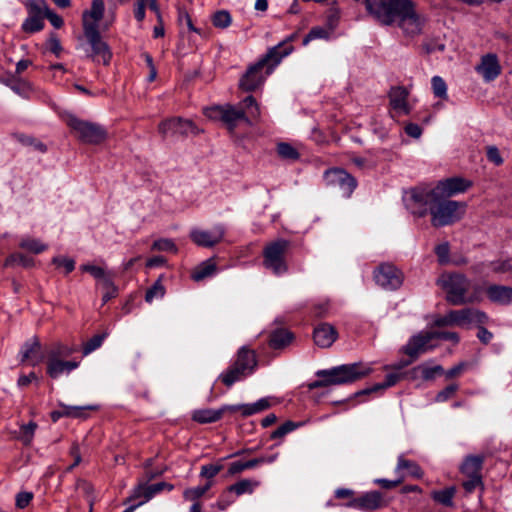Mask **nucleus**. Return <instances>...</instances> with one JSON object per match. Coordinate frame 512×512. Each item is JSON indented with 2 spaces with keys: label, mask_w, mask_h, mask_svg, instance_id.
I'll return each mask as SVG.
<instances>
[{
  "label": "nucleus",
  "mask_w": 512,
  "mask_h": 512,
  "mask_svg": "<svg viewBox=\"0 0 512 512\" xmlns=\"http://www.w3.org/2000/svg\"><path fill=\"white\" fill-rule=\"evenodd\" d=\"M404 377V373L402 372H392L386 375L385 381L383 383L374 384L371 387L365 388L363 390L357 391L354 393V397H358L361 395L371 394L373 392H377L379 390H384L386 388L394 386L397 382H399Z\"/></svg>",
  "instance_id": "cd10ccee"
},
{
  "label": "nucleus",
  "mask_w": 512,
  "mask_h": 512,
  "mask_svg": "<svg viewBox=\"0 0 512 512\" xmlns=\"http://www.w3.org/2000/svg\"><path fill=\"white\" fill-rule=\"evenodd\" d=\"M34 498V494L29 491H21L15 496V505L18 509L26 508Z\"/></svg>",
  "instance_id": "052dcab7"
},
{
  "label": "nucleus",
  "mask_w": 512,
  "mask_h": 512,
  "mask_svg": "<svg viewBox=\"0 0 512 512\" xmlns=\"http://www.w3.org/2000/svg\"><path fill=\"white\" fill-rule=\"evenodd\" d=\"M73 352L74 349L58 343L49 350L47 356L61 359L62 357H69Z\"/></svg>",
  "instance_id": "4d7b16f0"
},
{
  "label": "nucleus",
  "mask_w": 512,
  "mask_h": 512,
  "mask_svg": "<svg viewBox=\"0 0 512 512\" xmlns=\"http://www.w3.org/2000/svg\"><path fill=\"white\" fill-rule=\"evenodd\" d=\"M258 365L254 350L247 346L238 349L234 361L218 377L226 387L230 388L236 382L252 375Z\"/></svg>",
  "instance_id": "39448f33"
},
{
  "label": "nucleus",
  "mask_w": 512,
  "mask_h": 512,
  "mask_svg": "<svg viewBox=\"0 0 512 512\" xmlns=\"http://www.w3.org/2000/svg\"><path fill=\"white\" fill-rule=\"evenodd\" d=\"M329 38V31L323 27L315 26L311 28V30L308 32V34L303 38V45H308L309 42L316 40V39H328Z\"/></svg>",
  "instance_id": "3c124183"
},
{
  "label": "nucleus",
  "mask_w": 512,
  "mask_h": 512,
  "mask_svg": "<svg viewBox=\"0 0 512 512\" xmlns=\"http://www.w3.org/2000/svg\"><path fill=\"white\" fill-rule=\"evenodd\" d=\"M277 153L282 159L297 160L299 152L289 143L281 142L277 145Z\"/></svg>",
  "instance_id": "a18cd8bd"
},
{
  "label": "nucleus",
  "mask_w": 512,
  "mask_h": 512,
  "mask_svg": "<svg viewBox=\"0 0 512 512\" xmlns=\"http://www.w3.org/2000/svg\"><path fill=\"white\" fill-rule=\"evenodd\" d=\"M344 506L362 511H373L384 507L385 501L379 491H369L359 497L352 498Z\"/></svg>",
  "instance_id": "dca6fc26"
},
{
  "label": "nucleus",
  "mask_w": 512,
  "mask_h": 512,
  "mask_svg": "<svg viewBox=\"0 0 512 512\" xmlns=\"http://www.w3.org/2000/svg\"><path fill=\"white\" fill-rule=\"evenodd\" d=\"M152 250L157 251H171L176 253L177 247L171 239L161 238L153 242Z\"/></svg>",
  "instance_id": "13d9d810"
},
{
  "label": "nucleus",
  "mask_w": 512,
  "mask_h": 512,
  "mask_svg": "<svg viewBox=\"0 0 512 512\" xmlns=\"http://www.w3.org/2000/svg\"><path fill=\"white\" fill-rule=\"evenodd\" d=\"M374 280L385 290L394 291L401 287L403 283V273L393 264H380L373 273Z\"/></svg>",
  "instance_id": "ddd939ff"
},
{
  "label": "nucleus",
  "mask_w": 512,
  "mask_h": 512,
  "mask_svg": "<svg viewBox=\"0 0 512 512\" xmlns=\"http://www.w3.org/2000/svg\"><path fill=\"white\" fill-rule=\"evenodd\" d=\"M293 339V334L286 329H276L269 337V346L273 349H281L287 346Z\"/></svg>",
  "instance_id": "2f4dec72"
},
{
  "label": "nucleus",
  "mask_w": 512,
  "mask_h": 512,
  "mask_svg": "<svg viewBox=\"0 0 512 512\" xmlns=\"http://www.w3.org/2000/svg\"><path fill=\"white\" fill-rule=\"evenodd\" d=\"M437 285L446 293L445 300L454 306L467 304L466 294L471 281L462 273H446L437 279Z\"/></svg>",
  "instance_id": "423d86ee"
},
{
  "label": "nucleus",
  "mask_w": 512,
  "mask_h": 512,
  "mask_svg": "<svg viewBox=\"0 0 512 512\" xmlns=\"http://www.w3.org/2000/svg\"><path fill=\"white\" fill-rule=\"evenodd\" d=\"M158 131L163 138L166 137H187L188 135H197L200 133L199 129L189 119H183L181 117H172L163 120L158 125Z\"/></svg>",
  "instance_id": "f8f14e48"
},
{
  "label": "nucleus",
  "mask_w": 512,
  "mask_h": 512,
  "mask_svg": "<svg viewBox=\"0 0 512 512\" xmlns=\"http://www.w3.org/2000/svg\"><path fill=\"white\" fill-rule=\"evenodd\" d=\"M161 472H150L146 471L144 475V479L140 480L138 485L133 489L129 501L143 498L142 501L137 503L139 506L143 505L145 502L152 499L155 495L161 493L164 490L172 491L174 486L167 482H159L155 484H148L149 481L154 479L156 476L160 475Z\"/></svg>",
  "instance_id": "1a4fd4ad"
},
{
  "label": "nucleus",
  "mask_w": 512,
  "mask_h": 512,
  "mask_svg": "<svg viewBox=\"0 0 512 512\" xmlns=\"http://www.w3.org/2000/svg\"><path fill=\"white\" fill-rule=\"evenodd\" d=\"M434 251H435V254L437 255L438 260L441 264L448 262L450 247L447 242L437 245L435 247Z\"/></svg>",
  "instance_id": "774afa93"
},
{
  "label": "nucleus",
  "mask_w": 512,
  "mask_h": 512,
  "mask_svg": "<svg viewBox=\"0 0 512 512\" xmlns=\"http://www.w3.org/2000/svg\"><path fill=\"white\" fill-rule=\"evenodd\" d=\"M486 156L489 162L499 166L503 163V158L501 157L499 149L492 145L487 147Z\"/></svg>",
  "instance_id": "338daca9"
},
{
  "label": "nucleus",
  "mask_w": 512,
  "mask_h": 512,
  "mask_svg": "<svg viewBox=\"0 0 512 512\" xmlns=\"http://www.w3.org/2000/svg\"><path fill=\"white\" fill-rule=\"evenodd\" d=\"M259 485L258 481H253L249 479H243L235 484L231 485L228 490L230 492H234L236 495L240 496L245 493L251 494L254 489Z\"/></svg>",
  "instance_id": "4c0bfd02"
},
{
  "label": "nucleus",
  "mask_w": 512,
  "mask_h": 512,
  "mask_svg": "<svg viewBox=\"0 0 512 512\" xmlns=\"http://www.w3.org/2000/svg\"><path fill=\"white\" fill-rule=\"evenodd\" d=\"M456 494V488L454 486L447 487L443 490L432 491V499L446 507H452L454 505L453 498Z\"/></svg>",
  "instance_id": "72a5a7b5"
},
{
  "label": "nucleus",
  "mask_w": 512,
  "mask_h": 512,
  "mask_svg": "<svg viewBox=\"0 0 512 512\" xmlns=\"http://www.w3.org/2000/svg\"><path fill=\"white\" fill-rule=\"evenodd\" d=\"M4 265L6 267L22 266L30 268L34 265V259L21 253H14L7 257Z\"/></svg>",
  "instance_id": "c9c22d12"
},
{
  "label": "nucleus",
  "mask_w": 512,
  "mask_h": 512,
  "mask_svg": "<svg viewBox=\"0 0 512 512\" xmlns=\"http://www.w3.org/2000/svg\"><path fill=\"white\" fill-rule=\"evenodd\" d=\"M465 203L447 200L446 197L429 191L427 188L411 190V212L424 217L431 214V224L443 227L459 221L465 213Z\"/></svg>",
  "instance_id": "f03ea898"
},
{
  "label": "nucleus",
  "mask_w": 512,
  "mask_h": 512,
  "mask_svg": "<svg viewBox=\"0 0 512 512\" xmlns=\"http://www.w3.org/2000/svg\"><path fill=\"white\" fill-rule=\"evenodd\" d=\"M431 361L422 363L417 366V370L421 371V378L425 381L434 380L437 376L444 374V369L441 365H430Z\"/></svg>",
  "instance_id": "f704fd0d"
},
{
  "label": "nucleus",
  "mask_w": 512,
  "mask_h": 512,
  "mask_svg": "<svg viewBox=\"0 0 512 512\" xmlns=\"http://www.w3.org/2000/svg\"><path fill=\"white\" fill-rule=\"evenodd\" d=\"M397 470H407L408 474L415 478H421L423 476V471L420 466L413 461L405 459L403 456H400L398 459Z\"/></svg>",
  "instance_id": "58836bf2"
},
{
  "label": "nucleus",
  "mask_w": 512,
  "mask_h": 512,
  "mask_svg": "<svg viewBox=\"0 0 512 512\" xmlns=\"http://www.w3.org/2000/svg\"><path fill=\"white\" fill-rule=\"evenodd\" d=\"M302 425L301 422H294V421H286L282 425H280L275 431H273L270 435L271 439H278L282 438L288 433L294 431L298 427Z\"/></svg>",
  "instance_id": "de8ad7c7"
},
{
  "label": "nucleus",
  "mask_w": 512,
  "mask_h": 512,
  "mask_svg": "<svg viewBox=\"0 0 512 512\" xmlns=\"http://www.w3.org/2000/svg\"><path fill=\"white\" fill-rule=\"evenodd\" d=\"M275 458H276V455L269 457V458L259 457V458H254V459H250V460H246V461H243V460L234 461V462L230 463L229 468H228V473L232 474V475L237 474L245 469H252L262 463H270V462L274 461Z\"/></svg>",
  "instance_id": "c756f323"
},
{
  "label": "nucleus",
  "mask_w": 512,
  "mask_h": 512,
  "mask_svg": "<svg viewBox=\"0 0 512 512\" xmlns=\"http://www.w3.org/2000/svg\"><path fill=\"white\" fill-rule=\"evenodd\" d=\"M222 418L219 409H199L195 410L192 414V419L201 424L214 423Z\"/></svg>",
  "instance_id": "473e14b6"
},
{
  "label": "nucleus",
  "mask_w": 512,
  "mask_h": 512,
  "mask_svg": "<svg viewBox=\"0 0 512 512\" xmlns=\"http://www.w3.org/2000/svg\"><path fill=\"white\" fill-rule=\"evenodd\" d=\"M337 338V330L329 323H320L314 328L313 339L315 344L320 348L331 347Z\"/></svg>",
  "instance_id": "412c9836"
},
{
  "label": "nucleus",
  "mask_w": 512,
  "mask_h": 512,
  "mask_svg": "<svg viewBox=\"0 0 512 512\" xmlns=\"http://www.w3.org/2000/svg\"><path fill=\"white\" fill-rule=\"evenodd\" d=\"M36 427H37V424L34 422H29L28 424L23 425L21 427L20 437H21V440L23 441L24 445L30 444Z\"/></svg>",
  "instance_id": "680f3d73"
},
{
  "label": "nucleus",
  "mask_w": 512,
  "mask_h": 512,
  "mask_svg": "<svg viewBox=\"0 0 512 512\" xmlns=\"http://www.w3.org/2000/svg\"><path fill=\"white\" fill-rule=\"evenodd\" d=\"M42 6L43 8H45V17L49 20V22L51 23V25L56 28V29H60L63 24H64V21L62 19L61 16H59L57 13H55L54 11H52L51 9H49L45 3L44 0H42Z\"/></svg>",
  "instance_id": "bf43d9fd"
},
{
  "label": "nucleus",
  "mask_w": 512,
  "mask_h": 512,
  "mask_svg": "<svg viewBox=\"0 0 512 512\" xmlns=\"http://www.w3.org/2000/svg\"><path fill=\"white\" fill-rule=\"evenodd\" d=\"M365 9L378 23L391 26L397 23L405 35L422 33L425 17L416 11L412 0H363Z\"/></svg>",
  "instance_id": "f257e3e1"
},
{
  "label": "nucleus",
  "mask_w": 512,
  "mask_h": 512,
  "mask_svg": "<svg viewBox=\"0 0 512 512\" xmlns=\"http://www.w3.org/2000/svg\"><path fill=\"white\" fill-rule=\"evenodd\" d=\"M431 85H432V90H433V94L435 97L444 99V100L448 98L447 84L442 77H440V76L432 77Z\"/></svg>",
  "instance_id": "49530a36"
},
{
  "label": "nucleus",
  "mask_w": 512,
  "mask_h": 512,
  "mask_svg": "<svg viewBox=\"0 0 512 512\" xmlns=\"http://www.w3.org/2000/svg\"><path fill=\"white\" fill-rule=\"evenodd\" d=\"M232 23L231 14L227 10L216 11L212 16V24L216 28L225 29Z\"/></svg>",
  "instance_id": "79ce46f5"
},
{
  "label": "nucleus",
  "mask_w": 512,
  "mask_h": 512,
  "mask_svg": "<svg viewBox=\"0 0 512 512\" xmlns=\"http://www.w3.org/2000/svg\"><path fill=\"white\" fill-rule=\"evenodd\" d=\"M224 234L225 229L219 224L211 231L194 229L190 233V238L198 246L210 248L218 244L223 239Z\"/></svg>",
  "instance_id": "a211bd4d"
},
{
  "label": "nucleus",
  "mask_w": 512,
  "mask_h": 512,
  "mask_svg": "<svg viewBox=\"0 0 512 512\" xmlns=\"http://www.w3.org/2000/svg\"><path fill=\"white\" fill-rule=\"evenodd\" d=\"M47 357L46 372L52 379H57L64 373L69 374L79 366V362L77 361H64L54 357Z\"/></svg>",
  "instance_id": "393cba45"
},
{
  "label": "nucleus",
  "mask_w": 512,
  "mask_h": 512,
  "mask_svg": "<svg viewBox=\"0 0 512 512\" xmlns=\"http://www.w3.org/2000/svg\"><path fill=\"white\" fill-rule=\"evenodd\" d=\"M431 340H433L431 331H421L410 337L407 344L402 347V352L412 360H416L420 355L434 349L435 346L430 345Z\"/></svg>",
  "instance_id": "2eb2a0df"
},
{
  "label": "nucleus",
  "mask_w": 512,
  "mask_h": 512,
  "mask_svg": "<svg viewBox=\"0 0 512 512\" xmlns=\"http://www.w3.org/2000/svg\"><path fill=\"white\" fill-rule=\"evenodd\" d=\"M433 339H442L457 344L460 340L458 333L450 331H431Z\"/></svg>",
  "instance_id": "69168bd1"
},
{
  "label": "nucleus",
  "mask_w": 512,
  "mask_h": 512,
  "mask_svg": "<svg viewBox=\"0 0 512 512\" xmlns=\"http://www.w3.org/2000/svg\"><path fill=\"white\" fill-rule=\"evenodd\" d=\"M105 292L102 296L103 304H106L112 298H115L118 294V287L114 284L112 278L105 279V283L103 284Z\"/></svg>",
  "instance_id": "6e6d98bb"
},
{
  "label": "nucleus",
  "mask_w": 512,
  "mask_h": 512,
  "mask_svg": "<svg viewBox=\"0 0 512 512\" xmlns=\"http://www.w3.org/2000/svg\"><path fill=\"white\" fill-rule=\"evenodd\" d=\"M467 309L469 318V320H467V325L475 323L478 324L479 326H483L485 323L488 322V315L485 312L474 308Z\"/></svg>",
  "instance_id": "864d4df0"
},
{
  "label": "nucleus",
  "mask_w": 512,
  "mask_h": 512,
  "mask_svg": "<svg viewBox=\"0 0 512 512\" xmlns=\"http://www.w3.org/2000/svg\"><path fill=\"white\" fill-rule=\"evenodd\" d=\"M20 248L25 249L34 254L42 253L47 249V245L41 243L39 240L34 238H24L19 243Z\"/></svg>",
  "instance_id": "37998d69"
},
{
  "label": "nucleus",
  "mask_w": 512,
  "mask_h": 512,
  "mask_svg": "<svg viewBox=\"0 0 512 512\" xmlns=\"http://www.w3.org/2000/svg\"><path fill=\"white\" fill-rule=\"evenodd\" d=\"M483 457L476 455H469L465 458L461 465V472L466 477H482Z\"/></svg>",
  "instance_id": "c85d7f7f"
},
{
  "label": "nucleus",
  "mask_w": 512,
  "mask_h": 512,
  "mask_svg": "<svg viewBox=\"0 0 512 512\" xmlns=\"http://www.w3.org/2000/svg\"><path fill=\"white\" fill-rule=\"evenodd\" d=\"M326 185L337 189L342 197L349 198L357 187V180L341 168H332L324 173Z\"/></svg>",
  "instance_id": "9b49d317"
},
{
  "label": "nucleus",
  "mask_w": 512,
  "mask_h": 512,
  "mask_svg": "<svg viewBox=\"0 0 512 512\" xmlns=\"http://www.w3.org/2000/svg\"><path fill=\"white\" fill-rule=\"evenodd\" d=\"M207 115L210 118H217L220 119L223 123L226 124L227 128L230 131H233L237 123L239 121H245L247 123H250V120L248 119L247 115L245 114L244 109L236 108L232 105H225V106H217L214 108H211Z\"/></svg>",
  "instance_id": "4468645a"
},
{
  "label": "nucleus",
  "mask_w": 512,
  "mask_h": 512,
  "mask_svg": "<svg viewBox=\"0 0 512 512\" xmlns=\"http://www.w3.org/2000/svg\"><path fill=\"white\" fill-rule=\"evenodd\" d=\"M211 487V483L208 482L204 486H197L193 488H188L184 491L183 496L186 500L198 502L197 500L201 498Z\"/></svg>",
  "instance_id": "09e8293b"
},
{
  "label": "nucleus",
  "mask_w": 512,
  "mask_h": 512,
  "mask_svg": "<svg viewBox=\"0 0 512 512\" xmlns=\"http://www.w3.org/2000/svg\"><path fill=\"white\" fill-rule=\"evenodd\" d=\"M475 70L483 77L484 81H494L501 74V66L497 55L493 53L483 55Z\"/></svg>",
  "instance_id": "aec40b11"
},
{
  "label": "nucleus",
  "mask_w": 512,
  "mask_h": 512,
  "mask_svg": "<svg viewBox=\"0 0 512 512\" xmlns=\"http://www.w3.org/2000/svg\"><path fill=\"white\" fill-rule=\"evenodd\" d=\"M459 386L456 383H452L448 386H446L443 390L439 391L435 397V400L437 402H445L449 398H451L456 391L458 390Z\"/></svg>",
  "instance_id": "0e129e2a"
},
{
  "label": "nucleus",
  "mask_w": 512,
  "mask_h": 512,
  "mask_svg": "<svg viewBox=\"0 0 512 512\" xmlns=\"http://www.w3.org/2000/svg\"><path fill=\"white\" fill-rule=\"evenodd\" d=\"M470 186V181L461 177H452L440 181L436 187L428 190L447 198L454 194L465 192Z\"/></svg>",
  "instance_id": "6ab92c4d"
},
{
  "label": "nucleus",
  "mask_w": 512,
  "mask_h": 512,
  "mask_svg": "<svg viewBox=\"0 0 512 512\" xmlns=\"http://www.w3.org/2000/svg\"><path fill=\"white\" fill-rule=\"evenodd\" d=\"M178 23L180 25L185 24L189 31L197 33L199 35H203V32L200 28H197L192 21V18L188 11L183 7H178Z\"/></svg>",
  "instance_id": "c03bdc74"
},
{
  "label": "nucleus",
  "mask_w": 512,
  "mask_h": 512,
  "mask_svg": "<svg viewBox=\"0 0 512 512\" xmlns=\"http://www.w3.org/2000/svg\"><path fill=\"white\" fill-rule=\"evenodd\" d=\"M15 138L21 144H23L25 146H32L40 152H46V150H47V147L44 143H42L41 141L37 140L36 138H34L32 136L25 135V134H17V135H15Z\"/></svg>",
  "instance_id": "8fccbe9b"
},
{
  "label": "nucleus",
  "mask_w": 512,
  "mask_h": 512,
  "mask_svg": "<svg viewBox=\"0 0 512 512\" xmlns=\"http://www.w3.org/2000/svg\"><path fill=\"white\" fill-rule=\"evenodd\" d=\"M104 10L105 4L103 0H93L91 10L85 11L83 14L84 23H87L85 18L89 15L94 20L93 23L97 24L103 18Z\"/></svg>",
  "instance_id": "ea45409f"
},
{
  "label": "nucleus",
  "mask_w": 512,
  "mask_h": 512,
  "mask_svg": "<svg viewBox=\"0 0 512 512\" xmlns=\"http://www.w3.org/2000/svg\"><path fill=\"white\" fill-rule=\"evenodd\" d=\"M66 124L83 143L96 145L102 143L107 138V131L104 126L95 122L81 120L75 115H67Z\"/></svg>",
  "instance_id": "0eeeda50"
},
{
  "label": "nucleus",
  "mask_w": 512,
  "mask_h": 512,
  "mask_svg": "<svg viewBox=\"0 0 512 512\" xmlns=\"http://www.w3.org/2000/svg\"><path fill=\"white\" fill-rule=\"evenodd\" d=\"M216 268L214 260L212 258L207 259L194 268L191 273V278L196 282L202 281L205 278L212 276L215 273Z\"/></svg>",
  "instance_id": "7c9ffc66"
},
{
  "label": "nucleus",
  "mask_w": 512,
  "mask_h": 512,
  "mask_svg": "<svg viewBox=\"0 0 512 512\" xmlns=\"http://www.w3.org/2000/svg\"><path fill=\"white\" fill-rule=\"evenodd\" d=\"M408 91L402 86L392 87L389 92L390 105L394 110L403 112L404 114L410 113V108L407 103Z\"/></svg>",
  "instance_id": "bb28decb"
},
{
  "label": "nucleus",
  "mask_w": 512,
  "mask_h": 512,
  "mask_svg": "<svg viewBox=\"0 0 512 512\" xmlns=\"http://www.w3.org/2000/svg\"><path fill=\"white\" fill-rule=\"evenodd\" d=\"M83 28L84 35L92 49L90 57L98 63L102 62L104 65H108L112 58V53L107 43L101 38L98 25L95 23H84Z\"/></svg>",
  "instance_id": "9d476101"
},
{
  "label": "nucleus",
  "mask_w": 512,
  "mask_h": 512,
  "mask_svg": "<svg viewBox=\"0 0 512 512\" xmlns=\"http://www.w3.org/2000/svg\"><path fill=\"white\" fill-rule=\"evenodd\" d=\"M472 288L471 293L466 294L467 304L480 303L483 300V293L486 288H484L480 284H473L470 286Z\"/></svg>",
  "instance_id": "5fc2aeb1"
},
{
  "label": "nucleus",
  "mask_w": 512,
  "mask_h": 512,
  "mask_svg": "<svg viewBox=\"0 0 512 512\" xmlns=\"http://www.w3.org/2000/svg\"><path fill=\"white\" fill-rule=\"evenodd\" d=\"M291 243L289 240L279 238L268 243L263 249V265L276 275L287 272L288 266L285 260V254Z\"/></svg>",
  "instance_id": "6e6552de"
},
{
  "label": "nucleus",
  "mask_w": 512,
  "mask_h": 512,
  "mask_svg": "<svg viewBox=\"0 0 512 512\" xmlns=\"http://www.w3.org/2000/svg\"><path fill=\"white\" fill-rule=\"evenodd\" d=\"M270 406L271 403L268 398H261L252 404L223 405L220 407V411L222 416L225 413H239L242 417H249L268 409Z\"/></svg>",
  "instance_id": "f3484780"
},
{
  "label": "nucleus",
  "mask_w": 512,
  "mask_h": 512,
  "mask_svg": "<svg viewBox=\"0 0 512 512\" xmlns=\"http://www.w3.org/2000/svg\"><path fill=\"white\" fill-rule=\"evenodd\" d=\"M20 353L21 362L30 361L32 366L40 364L44 359V355L41 352V344L36 337L31 341L25 342Z\"/></svg>",
  "instance_id": "a878e982"
},
{
  "label": "nucleus",
  "mask_w": 512,
  "mask_h": 512,
  "mask_svg": "<svg viewBox=\"0 0 512 512\" xmlns=\"http://www.w3.org/2000/svg\"><path fill=\"white\" fill-rule=\"evenodd\" d=\"M372 372L369 364L363 362H355L350 364H342L330 369L318 370L316 376L319 377L308 384L309 390L331 385H345L354 383Z\"/></svg>",
  "instance_id": "20e7f679"
},
{
  "label": "nucleus",
  "mask_w": 512,
  "mask_h": 512,
  "mask_svg": "<svg viewBox=\"0 0 512 512\" xmlns=\"http://www.w3.org/2000/svg\"><path fill=\"white\" fill-rule=\"evenodd\" d=\"M468 309L450 310L443 316L435 317L433 326L435 327H451L467 325Z\"/></svg>",
  "instance_id": "4be33fe9"
},
{
  "label": "nucleus",
  "mask_w": 512,
  "mask_h": 512,
  "mask_svg": "<svg viewBox=\"0 0 512 512\" xmlns=\"http://www.w3.org/2000/svg\"><path fill=\"white\" fill-rule=\"evenodd\" d=\"M107 335L108 334L106 332L101 333V334H96L92 338H90L88 341H86L83 344V348H82L83 355L87 356L90 353H92L93 351H95L96 349L100 348L104 339L107 337Z\"/></svg>",
  "instance_id": "a19ab883"
},
{
  "label": "nucleus",
  "mask_w": 512,
  "mask_h": 512,
  "mask_svg": "<svg viewBox=\"0 0 512 512\" xmlns=\"http://www.w3.org/2000/svg\"><path fill=\"white\" fill-rule=\"evenodd\" d=\"M292 50V46L284 47V42L269 48L265 55L247 68L239 80V88L245 92H253L261 87L267 76Z\"/></svg>",
  "instance_id": "7ed1b4c3"
},
{
  "label": "nucleus",
  "mask_w": 512,
  "mask_h": 512,
  "mask_svg": "<svg viewBox=\"0 0 512 512\" xmlns=\"http://www.w3.org/2000/svg\"><path fill=\"white\" fill-rule=\"evenodd\" d=\"M42 3H32L29 6V16L22 24V30L26 33L39 32L44 28Z\"/></svg>",
  "instance_id": "5701e85b"
},
{
  "label": "nucleus",
  "mask_w": 512,
  "mask_h": 512,
  "mask_svg": "<svg viewBox=\"0 0 512 512\" xmlns=\"http://www.w3.org/2000/svg\"><path fill=\"white\" fill-rule=\"evenodd\" d=\"M80 268L82 271L90 273L95 279H101L103 284L105 283V279L112 278L109 273H107L103 268L99 266L84 264Z\"/></svg>",
  "instance_id": "603ef678"
},
{
  "label": "nucleus",
  "mask_w": 512,
  "mask_h": 512,
  "mask_svg": "<svg viewBox=\"0 0 512 512\" xmlns=\"http://www.w3.org/2000/svg\"><path fill=\"white\" fill-rule=\"evenodd\" d=\"M52 263L57 267H63L66 274L71 273L75 269V261L71 258L56 256L52 259Z\"/></svg>",
  "instance_id": "e2e57ef3"
},
{
  "label": "nucleus",
  "mask_w": 512,
  "mask_h": 512,
  "mask_svg": "<svg viewBox=\"0 0 512 512\" xmlns=\"http://www.w3.org/2000/svg\"><path fill=\"white\" fill-rule=\"evenodd\" d=\"M485 293L492 303L499 305L512 304V287L498 284H490L486 287Z\"/></svg>",
  "instance_id": "b1692460"
},
{
  "label": "nucleus",
  "mask_w": 512,
  "mask_h": 512,
  "mask_svg": "<svg viewBox=\"0 0 512 512\" xmlns=\"http://www.w3.org/2000/svg\"><path fill=\"white\" fill-rule=\"evenodd\" d=\"M163 275H160L159 278L154 282V284L147 289L145 294V301L147 303H152L154 299H161L165 295V287L162 283Z\"/></svg>",
  "instance_id": "e433bc0d"
}]
</instances>
